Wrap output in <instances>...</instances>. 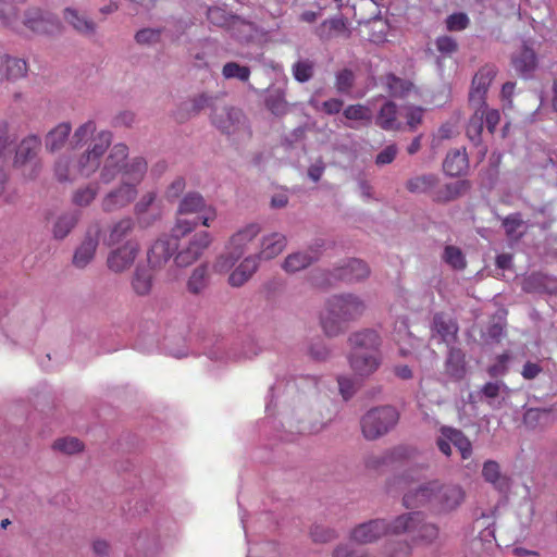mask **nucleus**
Listing matches in <instances>:
<instances>
[{"mask_svg":"<svg viewBox=\"0 0 557 557\" xmlns=\"http://www.w3.org/2000/svg\"><path fill=\"white\" fill-rule=\"evenodd\" d=\"M465 498L466 492L459 484L434 480L408 491L403 500L406 508L429 507L436 513H448L456 510Z\"/></svg>","mask_w":557,"mask_h":557,"instance_id":"obj_1","label":"nucleus"},{"mask_svg":"<svg viewBox=\"0 0 557 557\" xmlns=\"http://www.w3.org/2000/svg\"><path fill=\"white\" fill-rule=\"evenodd\" d=\"M197 225V221H189L186 218L176 219L173 226L176 251L174 263L178 268H187L198 261L213 240L208 231H199L187 237Z\"/></svg>","mask_w":557,"mask_h":557,"instance_id":"obj_2","label":"nucleus"},{"mask_svg":"<svg viewBox=\"0 0 557 557\" xmlns=\"http://www.w3.org/2000/svg\"><path fill=\"white\" fill-rule=\"evenodd\" d=\"M364 310V302L356 295L332 296L326 301V313L321 318L323 331L327 336H337L346 330L350 321L360 318Z\"/></svg>","mask_w":557,"mask_h":557,"instance_id":"obj_3","label":"nucleus"},{"mask_svg":"<svg viewBox=\"0 0 557 557\" xmlns=\"http://www.w3.org/2000/svg\"><path fill=\"white\" fill-rule=\"evenodd\" d=\"M211 123L233 141H243L251 136L247 117L240 109L220 106V110L211 113Z\"/></svg>","mask_w":557,"mask_h":557,"instance_id":"obj_4","label":"nucleus"},{"mask_svg":"<svg viewBox=\"0 0 557 557\" xmlns=\"http://www.w3.org/2000/svg\"><path fill=\"white\" fill-rule=\"evenodd\" d=\"M407 186L410 191L428 193L437 201L451 200L469 188L468 182L461 180L440 185L438 176H412Z\"/></svg>","mask_w":557,"mask_h":557,"instance_id":"obj_5","label":"nucleus"},{"mask_svg":"<svg viewBox=\"0 0 557 557\" xmlns=\"http://www.w3.org/2000/svg\"><path fill=\"white\" fill-rule=\"evenodd\" d=\"M398 420V411L392 406L372 408L360 420L362 435L369 441L377 440L388 433Z\"/></svg>","mask_w":557,"mask_h":557,"instance_id":"obj_6","label":"nucleus"},{"mask_svg":"<svg viewBox=\"0 0 557 557\" xmlns=\"http://www.w3.org/2000/svg\"><path fill=\"white\" fill-rule=\"evenodd\" d=\"M392 533H408L412 541L432 543L438 536V528L432 523H424L421 512H410L395 519Z\"/></svg>","mask_w":557,"mask_h":557,"instance_id":"obj_7","label":"nucleus"},{"mask_svg":"<svg viewBox=\"0 0 557 557\" xmlns=\"http://www.w3.org/2000/svg\"><path fill=\"white\" fill-rule=\"evenodd\" d=\"M112 141V133L109 131L99 132L92 139L88 149L77 159L74 169L82 174H94L100 166L101 159Z\"/></svg>","mask_w":557,"mask_h":557,"instance_id":"obj_8","label":"nucleus"},{"mask_svg":"<svg viewBox=\"0 0 557 557\" xmlns=\"http://www.w3.org/2000/svg\"><path fill=\"white\" fill-rule=\"evenodd\" d=\"M140 251L139 243L129 238L122 245L110 250L107 257V265L114 273H123L131 269Z\"/></svg>","mask_w":557,"mask_h":557,"instance_id":"obj_9","label":"nucleus"},{"mask_svg":"<svg viewBox=\"0 0 557 557\" xmlns=\"http://www.w3.org/2000/svg\"><path fill=\"white\" fill-rule=\"evenodd\" d=\"M222 98L218 95H211L207 92L199 94L189 100L181 103L175 119L178 122H184L191 116L199 114L205 109H210L211 113L220 110Z\"/></svg>","mask_w":557,"mask_h":557,"instance_id":"obj_10","label":"nucleus"},{"mask_svg":"<svg viewBox=\"0 0 557 557\" xmlns=\"http://www.w3.org/2000/svg\"><path fill=\"white\" fill-rule=\"evenodd\" d=\"M180 215L198 214L193 221L201 222L203 226H209L210 222L216 218V211L211 206H207L202 196L198 193L187 194L178 206Z\"/></svg>","mask_w":557,"mask_h":557,"instance_id":"obj_11","label":"nucleus"},{"mask_svg":"<svg viewBox=\"0 0 557 557\" xmlns=\"http://www.w3.org/2000/svg\"><path fill=\"white\" fill-rule=\"evenodd\" d=\"M496 76V69L494 65L486 64L479 69L475 75L472 78L471 89L469 92V103L470 106H479L483 107L485 101V96L488 90V87Z\"/></svg>","mask_w":557,"mask_h":557,"instance_id":"obj_12","label":"nucleus"},{"mask_svg":"<svg viewBox=\"0 0 557 557\" xmlns=\"http://www.w3.org/2000/svg\"><path fill=\"white\" fill-rule=\"evenodd\" d=\"M101 227L99 223L90 225L85 234L82 244L77 247L73 256V264L76 268H85L96 253Z\"/></svg>","mask_w":557,"mask_h":557,"instance_id":"obj_13","label":"nucleus"},{"mask_svg":"<svg viewBox=\"0 0 557 557\" xmlns=\"http://www.w3.org/2000/svg\"><path fill=\"white\" fill-rule=\"evenodd\" d=\"M24 25L36 34H51L58 28L59 21L52 14L30 8L25 12Z\"/></svg>","mask_w":557,"mask_h":557,"instance_id":"obj_14","label":"nucleus"},{"mask_svg":"<svg viewBox=\"0 0 557 557\" xmlns=\"http://www.w3.org/2000/svg\"><path fill=\"white\" fill-rule=\"evenodd\" d=\"M348 361L351 370L359 376L373 374L382 363L381 352L351 351Z\"/></svg>","mask_w":557,"mask_h":557,"instance_id":"obj_15","label":"nucleus"},{"mask_svg":"<svg viewBox=\"0 0 557 557\" xmlns=\"http://www.w3.org/2000/svg\"><path fill=\"white\" fill-rule=\"evenodd\" d=\"M175 239L173 232L170 237L158 238L147 252V259L152 268H162L175 256Z\"/></svg>","mask_w":557,"mask_h":557,"instance_id":"obj_16","label":"nucleus"},{"mask_svg":"<svg viewBox=\"0 0 557 557\" xmlns=\"http://www.w3.org/2000/svg\"><path fill=\"white\" fill-rule=\"evenodd\" d=\"M41 148V139L38 135L30 134L24 137L15 148L13 165L20 169L28 163H33Z\"/></svg>","mask_w":557,"mask_h":557,"instance_id":"obj_17","label":"nucleus"},{"mask_svg":"<svg viewBox=\"0 0 557 557\" xmlns=\"http://www.w3.org/2000/svg\"><path fill=\"white\" fill-rule=\"evenodd\" d=\"M389 528L382 519L361 523L351 531V540L359 544H368L376 541L388 532Z\"/></svg>","mask_w":557,"mask_h":557,"instance_id":"obj_18","label":"nucleus"},{"mask_svg":"<svg viewBox=\"0 0 557 557\" xmlns=\"http://www.w3.org/2000/svg\"><path fill=\"white\" fill-rule=\"evenodd\" d=\"M351 351L381 352L382 344L379 333L374 330H362L352 333L348 338Z\"/></svg>","mask_w":557,"mask_h":557,"instance_id":"obj_19","label":"nucleus"},{"mask_svg":"<svg viewBox=\"0 0 557 557\" xmlns=\"http://www.w3.org/2000/svg\"><path fill=\"white\" fill-rule=\"evenodd\" d=\"M511 64L519 75L529 78L536 67L537 58L534 50L523 42L521 49L512 54Z\"/></svg>","mask_w":557,"mask_h":557,"instance_id":"obj_20","label":"nucleus"},{"mask_svg":"<svg viewBox=\"0 0 557 557\" xmlns=\"http://www.w3.org/2000/svg\"><path fill=\"white\" fill-rule=\"evenodd\" d=\"M135 196V187L131 184H123L106 196L102 201V208L107 212L115 211L131 203Z\"/></svg>","mask_w":557,"mask_h":557,"instance_id":"obj_21","label":"nucleus"},{"mask_svg":"<svg viewBox=\"0 0 557 557\" xmlns=\"http://www.w3.org/2000/svg\"><path fill=\"white\" fill-rule=\"evenodd\" d=\"M397 115V104L392 100H385L377 111L375 124L387 132L401 131L404 128V123L398 120Z\"/></svg>","mask_w":557,"mask_h":557,"instance_id":"obj_22","label":"nucleus"},{"mask_svg":"<svg viewBox=\"0 0 557 557\" xmlns=\"http://www.w3.org/2000/svg\"><path fill=\"white\" fill-rule=\"evenodd\" d=\"M482 476L500 493H507L511 487L510 478L500 472L499 463L494 460H487L483 463Z\"/></svg>","mask_w":557,"mask_h":557,"instance_id":"obj_23","label":"nucleus"},{"mask_svg":"<svg viewBox=\"0 0 557 557\" xmlns=\"http://www.w3.org/2000/svg\"><path fill=\"white\" fill-rule=\"evenodd\" d=\"M27 73L26 61L10 57L0 50V81L17 79Z\"/></svg>","mask_w":557,"mask_h":557,"instance_id":"obj_24","label":"nucleus"},{"mask_svg":"<svg viewBox=\"0 0 557 557\" xmlns=\"http://www.w3.org/2000/svg\"><path fill=\"white\" fill-rule=\"evenodd\" d=\"M445 374L453 381H461L467 374V361L465 352L451 347L445 361Z\"/></svg>","mask_w":557,"mask_h":557,"instance_id":"obj_25","label":"nucleus"},{"mask_svg":"<svg viewBox=\"0 0 557 557\" xmlns=\"http://www.w3.org/2000/svg\"><path fill=\"white\" fill-rule=\"evenodd\" d=\"M72 125L69 122H61L50 129L45 138V147L50 152L61 150L71 140Z\"/></svg>","mask_w":557,"mask_h":557,"instance_id":"obj_26","label":"nucleus"},{"mask_svg":"<svg viewBox=\"0 0 557 557\" xmlns=\"http://www.w3.org/2000/svg\"><path fill=\"white\" fill-rule=\"evenodd\" d=\"M128 157V147L125 144L114 145L106 159L101 174H122Z\"/></svg>","mask_w":557,"mask_h":557,"instance_id":"obj_27","label":"nucleus"},{"mask_svg":"<svg viewBox=\"0 0 557 557\" xmlns=\"http://www.w3.org/2000/svg\"><path fill=\"white\" fill-rule=\"evenodd\" d=\"M64 21L78 34L91 36L96 32V24L85 14L79 13L76 9L65 8L63 13Z\"/></svg>","mask_w":557,"mask_h":557,"instance_id":"obj_28","label":"nucleus"},{"mask_svg":"<svg viewBox=\"0 0 557 557\" xmlns=\"http://www.w3.org/2000/svg\"><path fill=\"white\" fill-rule=\"evenodd\" d=\"M383 85L389 96L397 99L407 98L414 89V84L406 78H401L394 73H387L383 78Z\"/></svg>","mask_w":557,"mask_h":557,"instance_id":"obj_29","label":"nucleus"},{"mask_svg":"<svg viewBox=\"0 0 557 557\" xmlns=\"http://www.w3.org/2000/svg\"><path fill=\"white\" fill-rule=\"evenodd\" d=\"M369 274V267L359 259H351L345 265L336 269V276L346 282H358L368 277Z\"/></svg>","mask_w":557,"mask_h":557,"instance_id":"obj_30","label":"nucleus"},{"mask_svg":"<svg viewBox=\"0 0 557 557\" xmlns=\"http://www.w3.org/2000/svg\"><path fill=\"white\" fill-rule=\"evenodd\" d=\"M286 247V237L280 233H272L264 236L261 242V249L258 259L270 260L278 256Z\"/></svg>","mask_w":557,"mask_h":557,"instance_id":"obj_31","label":"nucleus"},{"mask_svg":"<svg viewBox=\"0 0 557 557\" xmlns=\"http://www.w3.org/2000/svg\"><path fill=\"white\" fill-rule=\"evenodd\" d=\"M260 233V226L258 224H248L238 232H236L227 244V249H232L235 252L240 251V257L245 253L248 244Z\"/></svg>","mask_w":557,"mask_h":557,"instance_id":"obj_32","label":"nucleus"},{"mask_svg":"<svg viewBox=\"0 0 557 557\" xmlns=\"http://www.w3.org/2000/svg\"><path fill=\"white\" fill-rule=\"evenodd\" d=\"M347 30V25L342 15H336L323 21L317 28L315 35L322 41H329Z\"/></svg>","mask_w":557,"mask_h":557,"instance_id":"obj_33","label":"nucleus"},{"mask_svg":"<svg viewBox=\"0 0 557 557\" xmlns=\"http://www.w3.org/2000/svg\"><path fill=\"white\" fill-rule=\"evenodd\" d=\"M258 261L257 257L249 256L245 258L240 264L230 274L228 283L233 287L243 286L257 271Z\"/></svg>","mask_w":557,"mask_h":557,"instance_id":"obj_34","label":"nucleus"},{"mask_svg":"<svg viewBox=\"0 0 557 557\" xmlns=\"http://www.w3.org/2000/svg\"><path fill=\"white\" fill-rule=\"evenodd\" d=\"M433 329L446 343L455 341L458 333V325L454 319L443 312L435 313Z\"/></svg>","mask_w":557,"mask_h":557,"instance_id":"obj_35","label":"nucleus"},{"mask_svg":"<svg viewBox=\"0 0 557 557\" xmlns=\"http://www.w3.org/2000/svg\"><path fill=\"white\" fill-rule=\"evenodd\" d=\"M134 226V221L131 218L121 219L110 227L104 244L108 247L119 246L133 232Z\"/></svg>","mask_w":557,"mask_h":557,"instance_id":"obj_36","label":"nucleus"},{"mask_svg":"<svg viewBox=\"0 0 557 557\" xmlns=\"http://www.w3.org/2000/svg\"><path fill=\"white\" fill-rule=\"evenodd\" d=\"M14 141L15 137L11 134L10 123L7 120H0V170L9 163Z\"/></svg>","mask_w":557,"mask_h":557,"instance_id":"obj_37","label":"nucleus"},{"mask_svg":"<svg viewBox=\"0 0 557 557\" xmlns=\"http://www.w3.org/2000/svg\"><path fill=\"white\" fill-rule=\"evenodd\" d=\"M441 433L459 450L462 459H469L471 457L472 444L460 430L450 426H442Z\"/></svg>","mask_w":557,"mask_h":557,"instance_id":"obj_38","label":"nucleus"},{"mask_svg":"<svg viewBox=\"0 0 557 557\" xmlns=\"http://www.w3.org/2000/svg\"><path fill=\"white\" fill-rule=\"evenodd\" d=\"M264 102L267 109L276 116H282L288 111L285 91L280 87L269 89Z\"/></svg>","mask_w":557,"mask_h":557,"instance_id":"obj_39","label":"nucleus"},{"mask_svg":"<svg viewBox=\"0 0 557 557\" xmlns=\"http://www.w3.org/2000/svg\"><path fill=\"white\" fill-rule=\"evenodd\" d=\"M209 284V267L207 263H201L196 267L188 281L187 290L194 295L202 293Z\"/></svg>","mask_w":557,"mask_h":557,"instance_id":"obj_40","label":"nucleus"},{"mask_svg":"<svg viewBox=\"0 0 557 557\" xmlns=\"http://www.w3.org/2000/svg\"><path fill=\"white\" fill-rule=\"evenodd\" d=\"M311 252L312 253L295 252L288 255L283 263L284 270L286 272L294 273L307 268L317 260L319 256L317 251L313 252L311 250Z\"/></svg>","mask_w":557,"mask_h":557,"instance_id":"obj_41","label":"nucleus"},{"mask_svg":"<svg viewBox=\"0 0 557 557\" xmlns=\"http://www.w3.org/2000/svg\"><path fill=\"white\" fill-rule=\"evenodd\" d=\"M131 284L136 295H148L152 288V275L150 271L145 268H136Z\"/></svg>","mask_w":557,"mask_h":557,"instance_id":"obj_42","label":"nucleus"},{"mask_svg":"<svg viewBox=\"0 0 557 557\" xmlns=\"http://www.w3.org/2000/svg\"><path fill=\"white\" fill-rule=\"evenodd\" d=\"M404 117L406 120L403 129H407L409 132H416L418 127L422 124L424 119L425 109L421 106H416L412 103H407L403 106Z\"/></svg>","mask_w":557,"mask_h":557,"instance_id":"obj_43","label":"nucleus"},{"mask_svg":"<svg viewBox=\"0 0 557 557\" xmlns=\"http://www.w3.org/2000/svg\"><path fill=\"white\" fill-rule=\"evenodd\" d=\"M467 165L468 158L465 152L460 150L450 151L443 163L444 174H462Z\"/></svg>","mask_w":557,"mask_h":557,"instance_id":"obj_44","label":"nucleus"},{"mask_svg":"<svg viewBox=\"0 0 557 557\" xmlns=\"http://www.w3.org/2000/svg\"><path fill=\"white\" fill-rule=\"evenodd\" d=\"M78 222V215L77 213L70 212L61 214L52 228L53 237L57 239H63L65 238L71 231L75 227V225Z\"/></svg>","mask_w":557,"mask_h":557,"instance_id":"obj_45","label":"nucleus"},{"mask_svg":"<svg viewBox=\"0 0 557 557\" xmlns=\"http://www.w3.org/2000/svg\"><path fill=\"white\" fill-rule=\"evenodd\" d=\"M550 422V411L546 409L531 408L523 414V423L528 429L544 428Z\"/></svg>","mask_w":557,"mask_h":557,"instance_id":"obj_46","label":"nucleus"},{"mask_svg":"<svg viewBox=\"0 0 557 557\" xmlns=\"http://www.w3.org/2000/svg\"><path fill=\"white\" fill-rule=\"evenodd\" d=\"M97 126L94 120L79 125L71 136L70 145L72 148H78L84 146L96 133Z\"/></svg>","mask_w":557,"mask_h":557,"instance_id":"obj_47","label":"nucleus"},{"mask_svg":"<svg viewBox=\"0 0 557 557\" xmlns=\"http://www.w3.org/2000/svg\"><path fill=\"white\" fill-rule=\"evenodd\" d=\"M483 126V115L480 113V108L474 109V113L466 127L467 136L474 145H480L482 141Z\"/></svg>","mask_w":557,"mask_h":557,"instance_id":"obj_48","label":"nucleus"},{"mask_svg":"<svg viewBox=\"0 0 557 557\" xmlns=\"http://www.w3.org/2000/svg\"><path fill=\"white\" fill-rule=\"evenodd\" d=\"M523 220L520 213H511L503 219V227L507 237L511 240H519L524 235V232H518L523 225Z\"/></svg>","mask_w":557,"mask_h":557,"instance_id":"obj_49","label":"nucleus"},{"mask_svg":"<svg viewBox=\"0 0 557 557\" xmlns=\"http://www.w3.org/2000/svg\"><path fill=\"white\" fill-rule=\"evenodd\" d=\"M250 67L237 62H227L222 67V75L226 79L236 78L240 82H247L250 77Z\"/></svg>","mask_w":557,"mask_h":557,"instance_id":"obj_50","label":"nucleus"},{"mask_svg":"<svg viewBox=\"0 0 557 557\" xmlns=\"http://www.w3.org/2000/svg\"><path fill=\"white\" fill-rule=\"evenodd\" d=\"M23 0H0V20L4 25L14 29V22L17 18V4Z\"/></svg>","mask_w":557,"mask_h":557,"instance_id":"obj_51","label":"nucleus"},{"mask_svg":"<svg viewBox=\"0 0 557 557\" xmlns=\"http://www.w3.org/2000/svg\"><path fill=\"white\" fill-rule=\"evenodd\" d=\"M356 81V75L350 69H343L335 74V88L338 94L348 95Z\"/></svg>","mask_w":557,"mask_h":557,"instance_id":"obj_52","label":"nucleus"},{"mask_svg":"<svg viewBox=\"0 0 557 557\" xmlns=\"http://www.w3.org/2000/svg\"><path fill=\"white\" fill-rule=\"evenodd\" d=\"M443 259L455 270H463L467 267V261L461 249L453 245L445 247Z\"/></svg>","mask_w":557,"mask_h":557,"instance_id":"obj_53","label":"nucleus"},{"mask_svg":"<svg viewBox=\"0 0 557 557\" xmlns=\"http://www.w3.org/2000/svg\"><path fill=\"white\" fill-rule=\"evenodd\" d=\"M240 259V251L235 252L226 248V252L219 256L213 264V269L218 273L230 271L234 264Z\"/></svg>","mask_w":557,"mask_h":557,"instance_id":"obj_54","label":"nucleus"},{"mask_svg":"<svg viewBox=\"0 0 557 557\" xmlns=\"http://www.w3.org/2000/svg\"><path fill=\"white\" fill-rule=\"evenodd\" d=\"M314 64L310 60H299L293 65V76L299 83H307L313 76Z\"/></svg>","mask_w":557,"mask_h":557,"instance_id":"obj_55","label":"nucleus"},{"mask_svg":"<svg viewBox=\"0 0 557 557\" xmlns=\"http://www.w3.org/2000/svg\"><path fill=\"white\" fill-rule=\"evenodd\" d=\"M473 109H479V106H472ZM480 113L483 115V124L486 126L490 134H494L496 127L500 121V113L497 109H490L484 102L483 107H480Z\"/></svg>","mask_w":557,"mask_h":557,"instance_id":"obj_56","label":"nucleus"},{"mask_svg":"<svg viewBox=\"0 0 557 557\" xmlns=\"http://www.w3.org/2000/svg\"><path fill=\"white\" fill-rule=\"evenodd\" d=\"M546 276L541 273H532L523 281L522 289L527 293H541L546 289Z\"/></svg>","mask_w":557,"mask_h":557,"instance_id":"obj_57","label":"nucleus"},{"mask_svg":"<svg viewBox=\"0 0 557 557\" xmlns=\"http://www.w3.org/2000/svg\"><path fill=\"white\" fill-rule=\"evenodd\" d=\"M53 448L64 454L72 455L83 450L84 445L76 437H64L57 440L53 443Z\"/></svg>","mask_w":557,"mask_h":557,"instance_id":"obj_58","label":"nucleus"},{"mask_svg":"<svg viewBox=\"0 0 557 557\" xmlns=\"http://www.w3.org/2000/svg\"><path fill=\"white\" fill-rule=\"evenodd\" d=\"M161 35V28L146 27L136 32L134 39L138 45H153L160 41Z\"/></svg>","mask_w":557,"mask_h":557,"instance_id":"obj_59","label":"nucleus"},{"mask_svg":"<svg viewBox=\"0 0 557 557\" xmlns=\"http://www.w3.org/2000/svg\"><path fill=\"white\" fill-rule=\"evenodd\" d=\"M344 116L352 121H369L371 120V111L363 104H349L344 109Z\"/></svg>","mask_w":557,"mask_h":557,"instance_id":"obj_60","label":"nucleus"},{"mask_svg":"<svg viewBox=\"0 0 557 557\" xmlns=\"http://www.w3.org/2000/svg\"><path fill=\"white\" fill-rule=\"evenodd\" d=\"M446 28L449 32H460L469 26V16L463 12H456L447 16Z\"/></svg>","mask_w":557,"mask_h":557,"instance_id":"obj_61","label":"nucleus"},{"mask_svg":"<svg viewBox=\"0 0 557 557\" xmlns=\"http://www.w3.org/2000/svg\"><path fill=\"white\" fill-rule=\"evenodd\" d=\"M147 169V161L143 157L136 156L126 161V165L122 174H146Z\"/></svg>","mask_w":557,"mask_h":557,"instance_id":"obj_62","label":"nucleus"},{"mask_svg":"<svg viewBox=\"0 0 557 557\" xmlns=\"http://www.w3.org/2000/svg\"><path fill=\"white\" fill-rule=\"evenodd\" d=\"M97 193V187L89 185L85 188L76 190L73 196V201L78 206H87L95 199Z\"/></svg>","mask_w":557,"mask_h":557,"instance_id":"obj_63","label":"nucleus"},{"mask_svg":"<svg viewBox=\"0 0 557 557\" xmlns=\"http://www.w3.org/2000/svg\"><path fill=\"white\" fill-rule=\"evenodd\" d=\"M410 550L408 543L398 541L388 545L387 555L388 557H409Z\"/></svg>","mask_w":557,"mask_h":557,"instance_id":"obj_64","label":"nucleus"}]
</instances>
